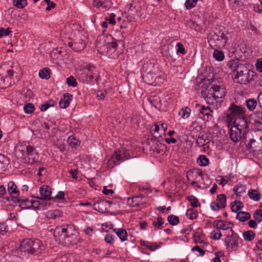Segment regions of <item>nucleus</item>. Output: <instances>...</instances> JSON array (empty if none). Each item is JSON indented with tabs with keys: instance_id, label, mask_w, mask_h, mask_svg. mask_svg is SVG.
<instances>
[{
	"instance_id": "obj_1",
	"label": "nucleus",
	"mask_w": 262,
	"mask_h": 262,
	"mask_svg": "<svg viewBox=\"0 0 262 262\" xmlns=\"http://www.w3.org/2000/svg\"><path fill=\"white\" fill-rule=\"evenodd\" d=\"M55 241L63 246L76 245L79 241L78 232L72 225L58 226L54 230Z\"/></svg>"
},
{
	"instance_id": "obj_2",
	"label": "nucleus",
	"mask_w": 262,
	"mask_h": 262,
	"mask_svg": "<svg viewBox=\"0 0 262 262\" xmlns=\"http://www.w3.org/2000/svg\"><path fill=\"white\" fill-rule=\"evenodd\" d=\"M227 66L235 73L233 79L234 82L247 84L250 81L254 80V72L249 69V64L241 63L231 59L227 63Z\"/></svg>"
},
{
	"instance_id": "obj_3",
	"label": "nucleus",
	"mask_w": 262,
	"mask_h": 262,
	"mask_svg": "<svg viewBox=\"0 0 262 262\" xmlns=\"http://www.w3.org/2000/svg\"><path fill=\"white\" fill-rule=\"evenodd\" d=\"M19 70L17 66H9L8 63H4L0 67V89H5L17 81V74Z\"/></svg>"
},
{
	"instance_id": "obj_4",
	"label": "nucleus",
	"mask_w": 262,
	"mask_h": 262,
	"mask_svg": "<svg viewBox=\"0 0 262 262\" xmlns=\"http://www.w3.org/2000/svg\"><path fill=\"white\" fill-rule=\"evenodd\" d=\"M19 249L22 252L38 256L45 251V247L38 239L27 238L21 242Z\"/></svg>"
},
{
	"instance_id": "obj_5",
	"label": "nucleus",
	"mask_w": 262,
	"mask_h": 262,
	"mask_svg": "<svg viewBox=\"0 0 262 262\" xmlns=\"http://www.w3.org/2000/svg\"><path fill=\"white\" fill-rule=\"evenodd\" d=\"M82 78H85L86 82L97 81L99 75L97 68L93 64H89L83 66L78 72Z\"/></svg>"
},
{
	"instance_id": "obj_6",
	"label": "nucleus",
	"mask_w": 262,
	"mask_h": 262,
	"mask_svg": "<svg viewBox=\"0 0 262 262\" xmlns=\"http://www.w3.org/2000/svg\"><path fill=\"white\" fill-rule=\"evenodd\" d=\"M157 68L154 66V64L151 62H147L144 63L142 69V76L145 81L148 84L151 83L155 79Z\"/></svg>"
},
{
	"instance_id": "obj_7",
	"label": "nucleus",
	"mask_w": 262,
	"mask_h": 262,
	"mask_svg": "<svg viewBox=\"0 0 262 262\" xmlns=\"http://www.w3.org/2000/svg\"><path fill=\"white\" fill-rule=\"evenodd\" d=\"M247 149L250 152L257 154L262 153V137L253 135L246 144Z\"/></svg>"
},
{
	"instance_id": "obj_8",
	"label": "nucleus",
	"mask_w": 262,
	"mask_h": 262,
	"mask_svg": "<svg viewBox=\"0 0 262 262\" xmlns=\"http://www.w3.org/2000/svg\"><path fill=\"white\" fill-rule=\"evenodd\" d=\"M129 154L124 148H120L112 155L108 162L109 164H115L128 159Z\"/></svg>"
},
{
	"instance_id": "obj_9",
	"label": "nucleus",
	"mask_w": 262,
	"mask_h": 262,
	"mask_svg": "<svg viewBox=\"0 0 262 262\" xmlns=\"http://www.w3.org/2000/svg\"><path fill=\"white\" fill-rule=\"evenodd\" d=\"M225 95V90L224 88H222L220 85H211L209 89L208 94L206 96H204L205 99L213 98L216 101L219 102L217 100L219 99H222Z\"/></svg>"
},
{
	"instance_id": "obj_10",
	"label": "nucleus",
	"mask_w": 262,
	"mask_h": 262,
	"mask_svg": "<svg viewBox=\"0 0 262 262\" xmlns=\"http://www.w3.org/2000/svg\"><path fill=\"white\" fill-rule=\"evenodd\" d=\"M33 146L31 145H27L25 144H18L15 147V156L17 159L22 162V159L24 158H28L29 157V152L30 148H33Z\"/></svg>"
},
{
	"instance_id": "obj_11",
	"label": "nucleus",
	"mask_w": 262,
	"mask_h": 262,
	"mask_svg": "<svg viewBox=\"0 0 262 262\" xmlns=\"http://www.w3.org/2000/svg\"><path fill=\"white\" fill-rule=\"evenodd\" d=\"M230 231L232 234L226 238L225 244L228 248H230L232 250L236 251L238 247V241L241 239L232 229Z\"/></svg>"
},
{
	"instance_id": "obj_12",
	"label": "nucleus",
	"mask_w": 262,
	"mask_h": 262,
	"mask_svg": "<svg viewBox=\"0 0 262 262\" xmlns=\"http://www.w3.org/2000/svg\"><path fill=\"white\" fill-rule=\"evenodd\" d=\"M248 133L232 126L229 131V137L235 143L238 142L242 138H245Z\"/></svg>"
},
{
	"instance_id": "obj_13",
	"label": "nucleus",
	"mask_w": 262,
	"mask_h": 262,
	"mask_svg": "<svg viewBox=\"0 0 262 262\" xmlns=\"http://www.w3.org/2000/svg\"><path fill=\"white\" fill-rule=\"evenodd\" d=\"M113 202L109 200H99L93 204V209L101 213L107 211Z\"/></svg>"
},
{
	"instance_id": "obj_14",
	"label": "nucleus",
	"mask_w": 262,
	"mask_h": 262,
	"mask_svg": "<svg viewBox=\"0 0 262 262\" xmlns=\"http://www.w3.org/2000/svg\"><path fill=\"white\" fill-rule=\"evenodd\" d=\"M28 158L22 159V162L26 164H33L39 162V155L34 147L30 148Z\"/></svg>"
},
{
	"instance_id": "obj_15",
	"label": "nucleus",
	"mask_w": 262,
	"mask_h": 262,
	"mask_svg": "<svg viewBox=\"0 0 262 262\" xmlns=\"http://www.w3.org/2000/svg\"><path fill=\"white\" fill-rule=\"evenodd\" d=\"M229 115L231 116H243L245 115L246 110L245 107L238 106L234 103H231L228 109Z\"/></svg>"
},
{
	"instance_id": "obj_16",
	"label": "nucleus",
	"mask_w": 262,
	"mask_h": 262,
	"mask_svg": "<svg viewBox=\"0 0 262 262\" xmlns=\"http://www.w3.org/2000/svg\"><path fill=\"white\" fill-rule=\"evenodd\" d=\"M259 106L262 108V92H260L257 97ZM254 125L260 127L262 126V111H256L254 114Z\"/></svg>"
},
{
	"instance_id": "obj_17",
	"label": "nucleus",
	"mask_w": 262,
	"mask_h": 262,
	"mask_svg": "<svg viewBox=\"0 0 262 262\" xmlns=\"http://www.w3.org/2000/svg\"><path fill=\"white\" fill-rule=\"evenodd\" d=\"M232 126L244 131H246L247 133L248 132L249 124L247 119L243 116L236 117L233 122Z\"/></svg>"
},
{
	"instance_id": "obj_18",
	"label": "nucleus",
	"mask_w": 262,
	"mask_h": 262,
	"mask_svg": "<svg viewBox=\"0 0 262 262\" xmlns=\"http://www.w3.org/2000/svg\"><path fill=\"white\" fill-rule=\"evenodd\" d=\"M68 45L75 52H80L84 49L86 43L82 39L79 38L69 42Z\"/></svg>"
},
{
	"instance_id": "obj_19",
	"label": "nucleus",
	"mask_w": 262,
	"mask_h": 262,
	"mask_svg": "<svg viewBox=\"0 0 262 262\" xmlns=\"http://www.w3.org/2000/svg\"><path fill=\"white\" fill-rule=\"evenodd\" d=\"M39 192L41 196H37L36 197L37 199L48 201H50L52 199V198L51 197L52 191L50 186L45 185L42 186L40 187Z\"/></svg>"
},
{
	"instance_id": "obj_20",
	"label": "nucleus",
	"mask_w": 262,
	"mask_h": 262,
	"mask_svg": "<svg viewBox=\"0 0 262 262\" xmlns=\"http://www.w3.org/2000/svg\"><path fill=\"white\" fill-rule=\"evenodd\" d=\"M203 173L202 170L199 169L193 168L189 170L187 173V179L188 181L191 179L195 180L198 177H201L203 179Z\"/></svg>"
},
{
	"instance_id": "obj_21",
	"label": "nucleus",
	"mask_w": 262,
	"mask_h": 262,
	"mask_svg": "<svg viewBox=\"0 0 262 262\" xmlns=\"http://www.w3.org/2000/svg\"><path fill=\"white\" fill-rule=\"evenodd\" d=\"M72 95L68 93L64 94L59 103L60 107L61 108H66L68 107L70 104V102L72 100Z\"/></svg>"
},
{
	"instance_id": "obj_22",
	"label": "nucleus",
	"mask_w": 262,
	"mask_h": 262,
	"mask_svg": "<svg viewBox=\"0 0 262 262\" xmlns=\"http://www.w3.org/2000/svg\"><path fill=\"white\" fill-rule=\"evenodd\" d=\"M230 225H231V223L223 220H216L213 223L214 227H216L217 229L222 230H228L229 229L231 230L232 229L230 226Z\"/></svg>"
},
{
	"instance_id": "obj_23",
	"label": "nucleus",
	"mask_w": 262,
	"mask_h": 262,
	"mask_svg": "<svg viewBox=\"0 0 262 262\" xmlns=\"http://www.w3.org/2000/svg\"><path fill=\"white\" fill-rule=\"evenodd\" d=\"M62 216V212L59 209L52 210L48 211L46 216L50 219H56Z\"/></svg>"
},
{
	"instance_id": "obj_24",
	"label": "nucleus",
	"mask_w": 262,
	"mask_h": 262,
	"mask_svg": "<svg viewBox=\"0 0 262 262\" xmlns=\"http://www.w3.org/2000/svg\"><path fill=\"white\" fill-rule=\"evenodd\" d=\"M8 191L10 195L12 194H16L18 196L19 195V190L17 189V186L13 181H10L8 182Z\"/></svg>"
},
{
	"instance_id": "obj_25",
	"label": "nucleus",
	"mask_w": 262,
	"mask_h": 262,
	"mask_svg": "<svg viewBox=\"0 0 262 262\" xmlns=\"http://www.w3.org/2000/svg\"><path fill=\"white\" fill-rule=\"evenodd\" d=\"M114 231L121 241L124 242L127 240V233L125 229L123 228H116L114 229Z\"/></svg>"
},
{
	"instance_id": "obj_26",
	"label": "nucleus",
	"mask_w": 262,
	"mask_h": 262,
	"mask_svg": "<svg viewBox=\"0 0 262 262\" xmlns=\"http://www.w3.org/2000/svg\"><path fill=\"white\" fill-rule=\"evenodd\" d=\"M93 5L95 7L107 8L110 6V0H94Z\"/></svg>"
},
{
	"instance_id": "obj_27",
	"label": "nucleus",
	"mask_w": 262,
	"mask_h": 262,
	"mask_svg": "<svg viewBox=\"0 0 262 262\" xmlns=\"http://www.w3.org/2000/svg\"><path fill=\"white\" fill-rule=\"evenodd\" d=\"M209 42L210 46L213 45L214 46H220V45H222L223 41L221 40L217 33H214L210 38Z\"/></svg>"
},
{
	"instance_id": "obj_28",
	"label": "nucleus",
	"mask_w": 262,
	"mask_h": 262,
	"mask_svg": "<svg viewBox=\"0 0 262 262\" xmlns=\"http://www.w3.org/2000/svg\"><path fill=\"white\" fill-rule=\"evenodd\" d=\"M245 103L249 111H253L257 105V100L254 98H249L246 100Z\"/></svg>"
},
{
	"instance_id": "obj_29",
	"label": "nucleus",
	"mask_w": 262,
	"mask_h": 262,
	"mask_svg": "<svg viewBox=\"0 0 262 262\" xmlns=\"http://www.w3.org/2000/svg\"><path fill=\"white\" fill-rule=\"evenodd\" d=\"M217 33L219 37H220L221 40L223 41V42H222V45L224 46L227 43L228 39V32L225 29H220Z\"/></svg>"
},
{
	"instance_id": "obj_30",
	"label": "nucleus",
	"mask_w": 262,
	"mask_h": 262,
	"mask_svg": "<svg viewBox=\"0 0 262 262\" xmlns=\"http://www.w3.org/2000/svg\"><path fill=\"white\" fill-rule=\"evenodd\" d=\"M67 142L72 148H76L80 145L81 141L77 139L75 137L71 136L69 137Z\"/></svg>"
},
{
	"instance_id": "obj_31",
	"label": "nucleus",
	"mask_w": 262,
	"mask_h": 262,
	"mask_svg": "<svg viewBox=\"0 0 262 262\" xmlns=\"http://www.w3.org/2000/svg\"><path fill=\"white\" fill-rule=\"evenodd\" d=\"M9 163V160L8 158L3 154H0V172L4 171L7 166Z\"/></svg>"
},
{
	"instance_id": "obj_32",
	"label": "nucleus",
	"mask_w": 262,
	"mask_h": 262,
	"mask_svg": "<svg viewBox=\"0 0 262 262\" xmlns=\"http://www.w3.org/2000/svg\"><path fill=\"white\" fill-rule=\"evenodd\" d=\"M251 217L250 214L246 211H240L237 213L236 218L241 222H245Z\"/></svg>"
},
{
	"instance_id": "obj_33",
	"label": "nucleus",
	"mask_w": 262,
	"mask_h": 262,
	"mask_svg": "<svg viewBox=\"0 0 262 262\" xmlns=\"http://www.w3.org/2000/svg\"><path fill=\"white\" fill-rule=\"evenodd\" d=\"M200 113L204 116H207V118L209 119V116L211 117V113L212 111L210 109L208 106L201 105V107L199 110Z\"/></svg>"
},
{
	"instance_id": "obj_34",
	"label": "nucleus",
	"mask_w": 262,
	"mask_h": 262,
	"mask_svg": "<svg viewBox=\"0 0 262 262\" xmlns=\"http://www.w3.org/2000/svg\"><path fill=\"white\" fill-rule=\"evenodd\" d=\"M248 195L249 197L255 201H258L260 199V194L258 191L255 189H250L248 191Z\"/></svg>"
},
{
	"instance_id": "obj_35",
	"label": "nucleus",
	"mask_w": 262,
	"mask_h": 262,
	"mask_svg": "<svg viewBox=\"0 0 262 262\" xmlns=\"http://www.w3.org/2000/svg\"><path fill=\"white\" fill-rule=\"evenodd\" d=\"M157 221H152V225L154 226L155 230H160L163 228V225L164 221L162 216H158Z\"/></svg>"
},
{
	"instance_id": "obj_36",
	"label": "nucleus",
	"mask_w": 262,
	"mask_h": 262,
	"mask_svg": "<svg viewBox=\"0 0 262 262\" xmlns=\"http://www.w3.org/2000/svg\"><path fill=\"white\" fill-rule=\"evenodd\" d=\"M134 204L136 206L143 205L146 203V201L144 199L143 195H137L134 196Z\"/></svg>"
},
{
	"instance_id": "obj_37",
	"label": "nucleus",
	"mask_w": 262,
	"mask_h": 262,
	"mask_svg": "<svg viewBox=\"0 0 262 262\" xmlns=\"http://www.w3.org/2000/svg\"><path fill=\"white\" fill-rule=\"evenodd\" d=\"M198 164L201 166H206L209 164V160L205 155H200L197 160Z\"/></svg>"
},
{
	"instance_id": "obj_38",
	"label": "nucleus",
	"mask_w": 262,
	"mask_h": 262,
	"mask_svg": "<svg viewBox=\"0 0 262 262\" xmlns=\"http://www.w3.org/2000/svg\"><path fill=\"white\" fill-rule=\"evenodd\" d=\"M50 69L49 68H46L39 71V76L42 79H48L50 78Z\"/></svg>"
},
{
	"instance_id": "obj_39",
	"label": "nucleus",
	"mask_w": 262,
	"mask_h": 262,
	"mask_svg": "<svg viewBox=\"0 0 262 262\" xmlns=\"http://www.w3.org/2000/svg\"><path fill=\"white\" fill-rule=\"evenodd\" d=\"M198 212L194 209H188L186 212V216L190 220H193L198 217Z\"/></svg>"
},
{
	"instance_id": "obj_40",
	"label": "nucleus",
	"mask_w": 262,
	"mask_h": 262,
	"mask_svg": "<svg viewBox=\"0 0 262 262\" xmlns=\"http://www.w3.org/2000/svg\"><path fill=\"white\" fill-rule=\"evenodd\" d=\"M167 221L168 223L172 226L178 225L180 222L178 216L173 214H171L168 216Z\"/></svg>"
},
{
	"instance_id": "obj_41",
	"label": "nucleus",
	"mask_w": 262,
	"mask_h": 262,
	"mask_svg": "<svg viewBox=\"0 0 262 262\" xmlns=\"http://www.w3.org/2000/svg\"><path fill=\"white\" fill-rule=\"evenodd\" d=\"M19 206L23 209H30L31 207V200L20 199Z\"/></svg>"
},
{
	"instance_id": "obj_42",
	"label": "nucleus",
	"mask_w": 262,
	"mask_h": 262,
	"mask_svg": "<svg viewBox=\"0 0 262 262\" xmlns=\"http://www.w3.org/2000/svg\"><path fill=\"white\" fill-rule=\"evenodd\" d=\"M246 186L241 184H239L236 186L234 187L233 191L237 195H238L241 193L245 192L246 191Z\"/></svg>"
},
{
	"instance_id": "obj_43",
	"label": "nucleus",
	"mask_w": 262,
	"mask_h": 262,
	"mask_svg": "<svg viewBox=\"0 0 262 262\" xmlns=\"http://www.w3.org/2000/svg\"><path fill=\"white\" fill-rule=\"evenodd\" d=\"M187 199L190 203V205L192 207H196L201 206V204L199 203L198 199L193 195L188 196Z\"/></svg>"
},
{
	"instance_id": "obj_44",
	"label": "nucleus",
	"mask_w": 262,
	"mask_h": 262,
	"mask_svg": "<svg viewBox=\"0 0 262 262\" xmlns=\"http://www.w3.org/2000/svg\"><path fill=\"white\" fill-rule=\"evenodd\" d=\"M255 236V233L251 230L245 231L243 233L244 238L247 241H251L254 238Z\"/></svg>"
},
{
	"instance_id": "obj_45",
	"label": "nucleus",
	"mask_w": 262,
	"mask_h": 262,
	"mask_svg": "<svg viewBox=\"0 0 262 262\" xmlns=\"http://www.w3.org/2000/svg\"><path fill=\"white\" fill-rule=\"evenodd\" d=\"M13 4L17 8L23 9L27 5V0H13Z\"/></svg>"
},
{
	"instance_id": "obj_46",
	"label": "nucleus",
	"mask_w": 262,
	"mask_h": 262,
	"mask_svg": "<svg viewBox=\"0 0 262 262\" xmlns=\"http://www.w3.org/2000/svg\"><path fill=\"white\" fill-rule=\"evenodd\" d=\"M216 201H219L220 205L224 208L226 206V196L224 194H220L217 196Z\"/></svg>"
},
{
	"instance_id": "obj_47",
	"label": "nucleus",
	"mask_w": 262,
	"mask_h": 262,
	"mask_svg": "<svg viewBox=\"0 0 262 262\" xmlns=\"http://www.w3.org/2000/svg\"><path fill=\"white\" fill-rule=\"evenodd\" d=\"M214 58L219 61H221L224 59V54L222 51L215 50L213 52Z\"/></svg>"
},
{
	"instance_id": "obj_48",
	"label": "nucleus",
	"mask_w": 262,
	"mask_h": 262,
	"mask_svg": "<svg viewBox=\"0 0 262 262\" xmlns=\"http://www.w3.org/2000/svg\"><path fill=\"white\" fill-rule=\"evenodd\" d=\"M191 110L188 107L182 108L181 111L179 112V115H181L183 119L188 118L190 114Z\"/></svg>"
},
{
	"instance_id": "obj_49",
	"label": "nucleus",
	"mask_w": 262,
	"mask_h": 262,
	"mask_svg": "<svg viewBox=\"0 0 262 262\" xmlns=\"http://www.w3.org/2000/svg\"><path fill=\"white\" fill-rule=\"evenodd\" d=\"M55 102L53 100L51 99L50 101H48L41 105L40 110L42 112H45L47 111L50 107L53 106Z\"/></svg>"
},
{
	"instance_id": "obj_50",
	"label": "nucleus",
	"mask_w": 262,
	"mask_h": 262,
	"mask_svg": "<svg viewBox=\"0 0 262 262\" xmlns=\"http://www.w3.org/2000/svg\"><path fill=\"white\" fill-rule=\"evenodd\" d=\"M198 0H186L185 6L187 10L191 9L195 7Z\"/></svg>"
},
{
	"instance_id": "obj_51",
	"label": "nucleus",
	"mask_w": 262,
	"mask_h": 262,
	"mask_svg": "<svg viewBox=\"0 0 262 262\" xmlns=\"http://www.w3.org/2000/svg\"><path fill=\"white\" fill-rule=\"evenodd\" d=\"M105 42L104 36L98 37L96 41V47L98 48L101 49L103 47L105 46Z\"/></svg>"
},
{
	"instance_id": "obj_52",
	"label": "nucleus",
	"mask_w": 262,
	"mask_h": 262,
	"mask_svg": "<svg viewBox=\"0 0 262 262\" xmlns=\"http://www.w3.org/2000/svg\"><path fill=\"white\" fill-rule=\"evenodd\" d=\"M35 107L32 103H27L24 106V111L27 114H31L34 112Z\"/></svg>"
},
{
	"instance_id": "obj_53",
	"label": "nucleus",
	"mask_w": 262,
	"mask_h": 262,
	"mask_svg": "<svg viewBox=\"0 0 262 262\" xmlns=\"http://www.w3.org/2000/svg\"><path fill=\"white\" fill-rule=\"evenodd\" d=\"M253 218L257 223L262 221V210L257 209L253 214Z\"/></svg>"
},
{
	"instance_id": "obj_54",
	"label": "nucleus",
	"mask_w": 262,
	"mask_h": 262,
	"mask_svg": "<svg viewBox=\"0 0 262 262\" xmlns=\"http://www.w3.org/2000/svg\"><path fill=\"white\" fill-rule=\"evenodd\" d=\"M11 28H7V29H5L4 28H0V38L4 36H8L11 33Z\"/></svg>"
},
{
	"instance_id": "obj_55",
	"label": "nucleus",
	"mask_w": 262,
	"mask_h": 262,
	"mask_svg": "<svg viewBox=\"0 0 262 262\" xmlns=\"http://www.w3.org/2000/svg\"><path fill=\"white\" fill-rule=\"evenodd\" d=\"M67 83L69 86L73 87H75L77 85L76 79L72 76L67 78Z\"/></svg>"
},
{
	"instance_id": "obj_56",
	"label": "nucleus",
	"mask_w": 262,
	"mask_h": 262,
	"mask_svg": "<svg viewBox=\"0 0 262 262\" xmlns=\"http://www.w3.org/2000/svg\"><path fill=\"white\" fill-rule=\"evenodd\" d=\"M46 201L47 200H40V207H39V210H46L50 206V203L47 202Z\"/></svg>"
},
{
	"instance_id": "obj_57",
	"label": "nucleus",
	"mask_w": 262,
	"mask_h": 262,
	"mask_svg": "<svg viewBox=\"0 0 262 262\" xmlns=\"http://www.w3.org/2000/svg\"><path fill=\"white\" fill-rule=\"evenodd\" d=\"M115 236L110 233H107L104 237L105 241L108 244H113Z\"/></svg>"
},
{
	"instance_id": "obj_58",
	"label": "nucleus",
	"mask_w": 262,
	"mask_h": 262,
	"mask_svg": "<svg viewBox=\"0 0 262 262\" xmlns=\"http://www.w3.org/2000/svg\"><path fill=\"white\" fill-rule=\"evenodd\" d=\"M210 207L211 209L214 211H219L221 208H222L219 203H216L215 201L212 202L210 204Z\"/></svg>"
},
{
	"instance_id": "obj_59",
	"label": "nucleus",
	"mask_w": 262,
	"mask_h": 262,
	"mask_svg": "<svg viewBox=\"0 0 262 262\" xmlns=\"http://www.w3.org/2000/svg\"><path fill=\"white\" fill-rule=\"evenodd\" d=\"M211 234L212 238L214 239H219L222 236V233L219 229L217 231H213Z\"/></svg>"
},
{
	"instance_id": "obj_60",
	"label": "nucleus",
	"mask_w": 262,
	"mask_h": 262,
	"mask_svg": "<svg viewBox=\"0 0 262 262\" xmlns=\"http://www.w3.org/2000/svg\"><path fill=\"white\" fill-rule=\"evenodd\" d=\"M40 207V201L38 200H31V208L34 210H39Z\"/></svg>"
},
{
	"instance_id": "obj_61",
	"label": "nucleus",
	"mask_w": 262,
	"mask_h": 262,
	"mask_svg": "<svg viewBox=\"0 0 262 262\" xmlns=\"http://www.w3.org/2000/svg\"><path fill=\"white\" fill-rule=\"evenodd\" d=\"M177 46L178 47L177 51L178 53H181L182 55H184L186 53L185 48L182 43L179 42L177 44Z\"/></svg>"
},
{
	"instance_id": "obj_62",
	"label": "nucleus",
	"mask_w": 262,
	"mask_h": 262,
	"mask_svg": "<svg viewBox=\"0 0 262 262\" xmlns=\"http://www.w3.org/2000/svg\"><path fill=\"white\" fill-rule=\"evenodd\" d=\"M211 85H215V84H209L207 82V81H205L203 83V84L202 85V89L204 90H206V92L204 93V96H205V95L206 96L207 94H208L209 89H210V88L211 87Z\"/></svg>"
},
{
	"instance_id": "obj_63",
	"label": "nucleus",
	"mask_w": 262,
	"mask_h": 262,
	"mask_svg": "<svg viewBox=\"0 0 262 262\" xmlns=\"http://www.w3.org/2000/svg\"><path fill=\"white\" fill-rule=\"evenodd\" d=\"M106 94L107 92L105 91H104L103 92L99 91L97 93V97L99 100H104Z\"/></svg>"
},
{
	"instance_id": "obj_64",
	"label": "nucleus",
	"mask_w": 262,
	"mask_h": 262,
	"mask_svg": "<svg viewBox=\"0 0 262 262\" xmlns=\"http://www.w3.org/2000/svg\"><path fill=\"white\" fill-rule=\"evenodd\" d=\"M193 238L196 243H202L203 242V241L201 239V236L198 232H195L194 234Z\"/></svg>"
}]
</instances>
